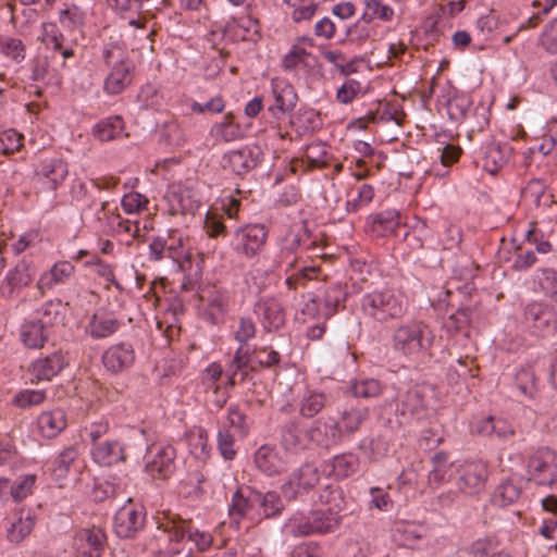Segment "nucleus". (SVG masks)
Wrapping results in <instances>:
<instances>
[{
    "label": "nucleus",
    "mask_w": 557,
    "mask_h": 557,
    "mask_svg": "<svg viewBox=\"0 0 557 557\" xmlns=\"http://www.w3.org/2000/svg\"><path fill=\"white\" fill-rule=\"evenodd\" d=\"M158 527L146 543V548L156 557H174L183 552V540L187 521L177 516L162 513Z\"/></svg>",
    "instance_id": "f257e3e1"
},
{
    "label": "nucleus",
    "mask_w": 557,
    "mask_h": 557,
    "mask_svg": "<svg viewBox=\"0 0 557 557\" xmlns=\"http://www.w3.org/2000/svg\"><path fill=\"white\" fill-rule=\"evenodd\" d=\"M407 307L406 296L398 290L388 288L368 293L361 300L362 312L380 322L401 318L406 313Z\"/></svg>",
    "instance_id": "f03ea898"
},
{
    "label": "nucleus",
    "mask_w": 557,
    "mask_h": 557,
    "mask_svg": "<svg viewBox=\"0 0 557 557\" xmlns=\"http://www.w3.org/2000/svg\"><path fill=\"white\" fill-rule=\"evenodd\" d=\"M102 58L109 69L103 89L109 95H117L132 83L134 64L125 50L117 45H108L103 49Z\"/></svg>",
    "instance_id": "7ed1b4c3"
},
{
    "label": "nucleus",
    "mask_w": 557,
    "mask_h": 557,
    "mask_svg": "<svg viewBox=\"0 0 557 557\" xmlns=\"http://www.w3.org/2000/svg\"><path fill=\"white\" fill-rule=\"evenodd\" d=\"M432 345L428 326L422 322L410 321L398 325L392 335V347L401 356L418 358Z\"/></svg>",
    "instance_id": "20e7f679"
},
{
    "label": "nucleus",
    "mask_w": 557,
    "mask_h": 557,
    "mask_svg": "<svg viewBox=\"0 0 557 557\" xmlns=\"http://www.w3.org/2000/svg\"><path fill=\"white\" fill-rule=\"evenodd\" d=\"M527 471L536 484L557 490V450L540 447L528 458Z\"/></svg>",
    "instance_id": "39448f33"
},
{
    "label": "nucleus",
    "mask_w": 557,
    "mask_h": 557,
    "mask_svg": "<svg viewBox=\"0 0 557 557\" xmlns=\"http://www.w3.org/2000/svg\"><path fill=\"white\" fill-rule=\"evenodd\" d=\"M280 361V355L276 350L268 347L255 348L252 354L243 346H239L235 351L233 360L230 364L228 372L231 376L228 379L230 385L236 384V376L238 371H243L246 368L255 370V366L260 367H272Z\"/></svg>",
    "instance_id": "423d86ee"
},
{
    "label": "nucleus",
    "mask_w": 557,
    "mask_h": 557,
    "mask_svg": "<svg viewBox=\"0 0 557 557\" xmlns=\"http://www.w3.org/2000/svg\"><path fill=\"white\" fill-rule=\"evenodd\" d=\"M267 237L268 232L263 225L249 224L234 232L231 245L238 253L251 258L261 251Z\"/></svg>",
    "instance_id": "0eeeda50"
},
{
    "label": "nucleus",
    "mask_w": 557,
    "mask_h": 557,
    "mask_svg": "<svg viewBox=\"0 0 557 557\" xmlns=\"http://www.w3.org/2000/svg\"><path fill=\"white\" fill-rule=\"evenodd\" d=\"M69 175L67 163L60 158L42 161L35 172V181L42 193H54Z\"/></svg>",
    "instance_id": "6e6552de"
},
{
    "label": "nucleus",
    "mask_w": 557,
    "mask_h": 557,
    "mask_svg": "<svg viewBox=\"0 0 557 557\" xmlns=\"http://www.w3.org/2000/svg\"><path fill=\"white\" fill-rule=\"evenodd\" d=\"M319 480L318 469L310 463H305L288 476L282 485V493L287 499H295L313 488Z\"/></svg>",
    "instance_id": "1a4fd4ad"
},
{
    "label": "nucleus",
    "mask_w": 557,
    "mask_h": 557,
    "mask_svg": "<svg viewBox=\"0 0 557 557\" xmlns=\"http://www.w3.org/2000/svg\"><path fill=\"white\" fill-rule=\"evenodd\" d=\"M486 480L487 467L484 462H466L459 469L457 487L465 495H476L484 488Z\"/></svg>",
    "instance_id": "9d476101"
},
{
    "label": "nucleus",
    "mask_w": 557,
    "mask_h": 557,
    "mask_svg": "<svg viewBox=\"0 0 557 557\" xmlns=\"http://www.w3.org/2000/svg\"><path fill=\"white\" fill-rule=\"evenodd\" d=\"M292 460L293 454L268 445L261 446L255 453L257 468L268 475L282 473L287 469Z\"/></svg>",
    "instance_id": "9b49d317"
},
{
    "label": "nucleus",
    "mask_w": 557,
    "mask_h": 557,
    "mask_svg": "<svg viewBox=\"0 0 557 557\" xmlns=\"http://www.w3.org/2000/svg\"><path fill=\"white\" fill-rule=\"evenodd\" d=\"M145 515L129 500L122 506L114 517V531L119 537L128 539L144 527Z\"/></svg>",
    "instance_id": "f8f14e48"
},
{
    "label": "nucleus",
    "mask_w": 557,
    "mask_h": 557,
    "mask_svg": "<svg viewBox=\"0 0 557 557\" xmlns=\"http://www.w3.org/2000/svg\"><path fill=\"white\" fill-rule=\"evenodd\" d=\"M330 496L334 502V507L311 512L317 534L334 532L341 524L342 518L339 511L344 503L343 497L337 491H331Z\"/></svg>",
    "instance_id": "ddd939ff"
},
{
    "label": "nucleus",
    "mask_w": 557,
    "mask_h": 557,
    "mask_svg": "<svg viewBox=\"0 0 557 557\" xmlns=\"http://www.w3.org/2000/svg\"><path fill=\"white\" fill-rule=\"evenodd\" d=\"M175 456V449L170 445L157 447L146 463V471L153 479L168 478L174 470Z\"/></svg>",
    "instance_id": "4468645a"
},
{
    "label": "nucleus",
    "mask_w": 557,
    "mask_h": 557,
    "mask_svg": "<svg viewBox=\"0 0 557 557\" xmlns=\"http://www.w3.org/2000/svg\"><path fill=\"white\" fill-rule=\"evenodd\" d=\"M256 493L257 492H250L249 495L245 496L240 491H237L233 495L230 507V517L232 520L236 523L244 518H247L251 522H259L261 520V512L258 509Z\"/></svg>",
    "instance_id": "2eb2a0df"
},
{
    "label": "nucleus",
    "mask_w": 557,
    "mask_h": 557,
    "mask_svg": "<svg viewBox=\"0 0 557 557\" xmlns=\"http://www.w3.org/2000/svg\"><path fill=\"white\" fill-rule=\"evenodd\" d=\"M135 361V351L132 345L120 343L109 347L103 356L102 362L107 370L112 373H120L129 368Z\"/></svg>",
    "instance_id": "dca6fc26"
},
{
    "label": "nucleus",
    "mask_w": 557,
    "mask_h": 557,
    "mask_svg": "<svg viewBox=\"0 0 557 557\" xmlns=\"http://www.w3.org/2000/svg\"><path fill=\"white\" fill-rule=\"evenodd\" d=\"M168 201L173 213L193 214L200 206L197 193L184 185H175L168 194Z\"/></svg>",
    "instance_id": "f3484780"
},
{
    "label": "nucleus",
    "mask_w": 557,
    "mask_h": 557,
    "mask_svg": "<svg viewBox=\"0 0 557 557\" xmlns=\"http://www.w3.org/2000/svg\"><path fill=\"white\" fill-rule=\"evenodd\" d=\"M75 267L65 260L55 262L48 271L44 272L37 282V289L41 295L54 286L65 284L74 275Z\"/></svg>",
    "instance_id": "a211bd4d"
},
{
    "label": "nucleus",
    "mask_w": 557,
    "mask_h": 557,
    "mask_svg": "<svg viewBox=\"0 0 557 557\" xmlns=\"http://www.w3.org/2000/svg\"><path fill=\"white\" fill-rule=\"evenodd\" d=\"M474 430L478 434L498 440H510L515 436V429L511 423L502 417L488 416L478 420L474 423Z\"/></svg>",
    "instance_id": "6ab92c4d"
},
{
    "label": "nucleus",
    "mask_w": 557,
    "mask_h": 557,
    "mask_svg": "<svg viewBox=\"0 0 557 557\" xmlns=\"http://www.w3.org/2000/svg\"><path fill=\"white\" fill-rule=\"evenodd\" d=\"M314 42L312 38L300 37L283 57L282 66L287 71L297 70L299 67H309L310 61L313 57L307 48H312Z\"/></svg>",
    "instance_id": "aec40b11"
},
{
    "label": "nucleus",
    "mask_w": 557,
    "mask_h": 557,
    "mask_svg": "<svg viewBox=\"0 0 557 557\" xmlns=\"http://www.w3.org/2000/svg\"><path fill=\"white\" fill-rule=\"evenodd\" d=\"M104 542L103 531L96 527L82 530L75 539L77 552L83 557H99Z\"/></svg>",
    "instance_id": "412c9836"
},
{
    "label": "nucleus",
    "mask_w": 557,
    "mask_h": 557,
    "mask_svg": "<svg viewBox=\"0 0 557 557\" xmlns=\"http://www.w3.org/2000/svg\"><path fill=\"white\" fill-rule=\"evenodd\" d=\"M368 418L369 409L367 407L346 406L338 412L336 430L339 433H356Z\"/></svg>",
    "instance_id": "4be33fe9"
},
{
    "label": "nucleus",
    "mask_w": 557,
    "mask_h": 557,
    "mask_svg": "<svg viewBox=\"0 0 557 557\" xmlns=\"http://www.w3.org/2000/svg\"><path fill=\"white\" fill-rule=\"evenodd\" d=\"M91 456L95 462L106 467L116 465L126 459L124 447L117 441H106L95 445L91 449Z\"/></svg>",
    "instance_id": "5701e85b"
},
{
    "label": "nucleus",
    "mask_w": 557,
    "mask_h": 557,
    "mask_svg": "<svg viewBox=\"0 0 557 557\" xmlns=\"http://www.w3.org/2000/svg\"><path fill=\"white\" fill-rule=\"evenodd\" d=\"M82 467L84 463L81 460L79 451L75 447H66L54 461L52 476L62 486V482L69 476L71 469L79 470Z\"/></svg>",
    "instance_id": "b1692460"
},
{
    "label": "nucleus",
    "mask_w": 557,
    "mask_h": 557,
    "mask_svg": "<svg viewBox=\"0 0 557 557\" xmlns=\"http://www.w3.org/2000/svg\"><path fill=\"white\" fill-rule=\"evenodd\" d=\"M224 166L230 168L236 174H243L258 164V157L249 147L231 150L223 157Z\"/></svg>",
    "instance_id": "393cba45"
},
{
    "label": "nucleus",
    "mask_w": 557,
    "mask_h": 557,
    "mask_svg": "<svg viewBox=\"0 0 557 557\" xmlns=\"http://www.w3.org/2000/svg\"><path fill=\"white\" fill-rule=\"evenodd\" d=\"M272 92L274 96L275 104L270 108L271 111H278L286 113L294 109L297 102V94L294 87L286 81L275 78L272 81Z\"/></svg>",
    "instance_id": "a878e982"
},
{
    "label": "nucleus",
    "mask_w": 557,
    "mask_h": 557,
    "mask_svg": "<svg viewBox=\"0 0 557 557\" xmlns=\"http://www.w3.org/2000/svg\"><path fill=\"white\" fill-rule=\"evenodd\" d=\"M101 211L110 228L117 234L129 235L134 239L144 240V233L137 221L123 219L117 212H109L108 203H103Z\"/></svg>",
    "instance_id": "bb28decb"
},
{
    "label": "nucleus",
    "mask_w": 557,
    "mask_h": 557,
    "mask_svg": "<svg viewBox=\"0 0 557 557\" xmlns=\"http://www.w3.org/2000/svg\"><path fill=\"white\" fill-rule=\"evenodd\" d=\"M120 321L110 312L97 311L92 314L87 332L94 338H104L117 331Z\"/></svg>",
    "instance_id": "cd10ccee"
},
{
    "label": "nucleus",
    "mask_w": 557,
    "mask_h": 557,
    "mask_svg": "<svg viewBox=\"0 0 557 557\" xmlns=\"http://www.w3.org/2000/svg\"><path fill=\"white\" fill-rule=\"evenodd\" d=\"M257 313L262 320L264 327L276 330L284 323V310L282 305L274 298H265L257 305Z\"/></svg>",
    "instance_id": "c85d7f7f"
},
{
    "label": "nucleus",
    "mask_w": 557,
    "mask_h": 557,
    "mask_svg": "<svg viewBox=\"0 0 557 557\" xmlns=\"http://www.w3.org/2000/svg\"><path fill=\"white\" fill-rule=\"evenodd\" d=\"M66 417L62 409L44 411L38 417V428L45 437L53 438L66 428Z\"/></svg>",
    "instance_id": "c756f323"
},
{
    "label": "nucleus",
    "mask_w": 557,
    "mask_h": 557,
    "mask_svg": "<svg viewBox=\"0 0 557 557\" xmlns=\"http://www.w3.org/2000/svg\"><path fill=\"white\" fill-rule=\"evenodd\" d=\"M64 364L63 356L53 354L34 361L30 371L37 381H49L63 369Z\"/></svg>",
    "instance_id": "7c9ffc66"
},
{
    "label": "nucleus",
    "mask_w": 557,
    "mask_h": 557,
    "mask_svg": "<svg viewBox=\"0 0 557 557\" xmlns=\"http://www.w3.org/2000/svg\"><path fill=\"white\" fill-rule=\"evenodd\" d=\"M33 281V272L30 265L24 261L18 262L13 270H11L2 285V290L12 295L20 292L22 288L28 286Z\"/></svg>",
    "instance_id": "2f4dec72"
},
{
    "label": "nucleus",
    "mask_w": 557,
    "mask_h": 557,
    "mask_svg": "<svg viewBox=\"0 0 557 557\" xmlns=\"http://www.w3.org/2000/svg\"><path fill=\"white\" fill-rule=\"evenodd\" d=\"M399 224V213L395 210H388L372 216L369 228L374 236L384 237L393 234Z\"/></svg>",
    "instance_id": "473e14b6"
},
{
    "label": "nucleus",
    "mask_w": 557,
    "mask_h": 557,
    "mask_svg": "<svg viewBox=\"0 0 557 557\" xmlns=\"http://www.w3.org/2000/svg\"><path fill=\"white\" fill-rule=\"evenodd\" d=\"M428 404L423 391L413 388L408 391L400 403V413L421 419L426 412Z\"/></svg>",
    "instance_id": "72a5a7b5"
},
{
    "label": "nucleus",
    "mask_w": 557,
    "mask_h": 557,
    "mask_svg": "<svg viewBox=\"0 0 557 557\" xmlns=\"http://www.w3.org/2000/svg\"><path fill=\"white\" fill-rule=\"evenodd\" d=\"M210 135L215 140L230 143L240 137V127L234 123V116L232 113H227L223 116L221 122L212 125Z\"/></svg>",
    "instance_id": "f704fd0d"
},
{
    "label": "nucleus",
    "mask_w": 557,
    "mask_h": 557,
    "mask_svg": "<svg viewBox=\"0 0 557 557\" xmlns=\"http://www.w3.org/2000/svg\"><path fill=\"white\" fill-rule=\"evenodd\" d=\"M309 239V232L304 222L294 223L281 238V249L286 253L294 252Z\"/></svg>",
    "instance_id": "c9c22d12"
},
{
    "label": "nucleus",
    "mask_w": 557,
    "mask_h": 557,
    "mask_svg": "<svg viewBox=\"0 0 557 557\" xmlns=\"http://www.w3.org/2000/svg\"><path fill=\"white\" fill-rule=\"evenodd\" d=\"M46 325L41 322H27L22 326L21 339L28 348H41L47 339Z\"/></svg>",
    "instance_id": "e433bc0d"
},
{
    "label": "nucleus",
    "mask_w": 557,
    "mask_h": 557,
    "mask_svg": "<svg viewBox=\"0 0 557 557\" xmlns=\"http://www.w3.org/2000/svg\"><path fill=\"white\" fill-rule=\"evenodd\" d=\"M186 438L190 454L197 459L206 460L210 450L207 432L201 428H194Z\"/></svg>",
    "instance_id": "4c0bfd02"
},
{
    "label": "nucleus",
    "mask_w": 557,
    "mask_h": 557,
    "mask_svg": "<svg viewBox=\"0 0 557 557\" xmlns=\"http://www.w3.org/2000/svg\"><path fill=\"white\" fill-rule=\"evenodd\" d=\"M35 525L33 515L27 511H21L20 517L8 529V539L12 543H20L30 534Z\"/></svg>",
    "instance_id": "58836bf2"
},
{
    "label": "nucleus",
    "mask_w": 557,
    "mask_h": 557,
    "mask_svg": "<svg viewBox=\"0 0 557 557\" xmlns=\"http://www.w3.org/2000/svg\"><path fill=\"white\" fill-rule=\"evenodd\" d=\"M123 121L120 116H112L99 122L94 128V135L101 141H109L122 136Z\"/></svg>",
    "instance_id": "ea45409f"
},
{
    "label": "nucleus",
    "mask_w": 557,
    "mask_h": 557,
    "mask_svg": "<svg viewBox=\"0 0 557 557\" xmlns=\"http://www.w3.org/2000/svg\"><path fill=\"white\" fill-rule=\"evenodd\" d=\"M256 500L258 509L261 512V520L263 518H271L278 515L283 509V504L280 496L273 492L261 494L256 493Z\"/></svg>",
    "instance_id": "a19ab883"
},
{
    "label": "nucleus",
    "mask_w": 557,
    "mask_h": 557,
    "mask_svg": "<svg viewBox=\"0 0 557 557\" xmlns=\"http://www.w3.org/2000/svg\"><path fill=\"white\" fill-rule=\"evenodd\" d=\"M358 458L352 454H343L332 460V474L336 479H345L357 471Z\"/></svg>",
    "instance_id": "79ce46f5"
},
{
    "label": "nucleus",
    "mask_w": 557,
    "mask_h": 557,
    "mask_svg": "<svg viewBox=\"0 0 557 557\" xmlns=\"http://www.w3.org/2000/svg\"><path fill=\"white\" fill-rule=\"evenodd\" d=\"M373 197V187L369 184H361L356 188V191H351L349 195L346 209L349 212H356L359 209L368 206L372 201Z\"/></svg>",
    "instance_id": "37998d69"
},
{
    "label": "nucleus",
    "mask_w": 557,
    "mask_h": 557,
    "mask_svg": "<svg viewBox=\"0 0 557 557\" xmlns=\"http://www.w3.org/2000/svg\"><path fill=\"white\" fill-rule=\"evenodd\" d=\"M284 2L294 8L292 18L296 23L310 20L317 11L314 0H284Z\"/></svg>",
    "instance_id": "c03bdc74"
},
{
    "label": "nucleus",
    "mask_w": 557,
    "mask_h": 557,
    "mask_svg": "<svg viewBox=\"0 0 557 557\" xmlns=\"http://www.w3.org/2000/svg\"><path fill=\"white\" fill-rule=\"evenodd\" d=\"M47 399L45 389L26 388L18 392L14 398L13 404L20 408H28L32 406H39Z\"/></svg>",
    "instance_id": "a18cd8bd"
},
{
    "label": "nucleus",
    "mask_w": 557,
    "mask_h": 557,
    "mask_svg": "<svg viewBox=\"0 0 557 557\" xmlns=\"http://www.w3.org/2000/svg\"><path fill=\"white\" fill-rule=\"evenodd\" d=\"M539 289L557 304V272L554 270H543L536 276Z\"/></svg>",
    "instance_id": "49530a36"
},
{
    "label": "nucleus",
    "mask_w": 557,
    "mask_h": 557,
    "mask_svg": "<svg viewBox=\"0 0 557 557\" xmlns=\"http://www.w3.org/2000/svg\"><path fill=\"white\" fill-rule=\"evenodd\" d=\"M537 44L544 51L557 54V17L544 26Z\"/></svg>",
    "instance_id": "de8ad7c7"
},
{
    "label": "nucleus",
    "mask_w": 557,
    "mask_h": 557,
    "mask_svg": "<svg viewBox=\"0 0 557 557\" xmlns=\"http://www.w3.org/2000/svg\"><path fill=\"white\" fill-rule=\"evenodd\" d=\"M354 396L361 398L376 397L382 392V385L374 379L356 380L351 385Z\"/></svg>",
    "instance_id": "09e8293b"
},
{
    "label": "nucleus",
    "mask_w": 557,
    "mask_h": 557,
    "mask_svg": "<svg viewBox=\"0 0 557 557\" xmlns=\"http://www.w3.org/2000/svg\"><path fill=\"white\" fill-rule=\"evenodd\" d=\"M1 53L14 62H21L25 59L26 48L18 38L7 37L0 42Z\"/></svg>",
    "instance_id": "8fccbe9b"
},
{
    "label": "nucleus",
    "mask_w": 557,
    "mask_h": 557,
    "mask_svg": "<svg viewBox=\"0 0 557 557\" xmlns=\"http://www.w3.org/2000/svg\"><path fill=\"white\" fill-rule=\"evenodd\" d=\"M433 470L429 474V483L438 486L447 476L448 457L445 453H437L432 458Z\"/></svg>",
    "instance_id": "3c124183"
},
{
    "label": "nucleus",
    "mask_w": 557,
    "mask_h": 557,
    "mask_svg": "<svg viewBox=\"0 0 557 557\" xmlns=\"http://www.w3.org/2000/svg\"><path fill=\"white\" fill-rule=\"evenodd\" d=\"M282 450L293 454L306 446L302 432L295 425L287 426L282 434Z\"/></svg>",
    "instance_id": "603ef678"
},
{
    "label": "nucleus",
    "mask_w": 557,
    "mask_h": 557,
    "mask_svg": "<svg viewBox=\"0 0 557 557\" xmlns=\"http://www.w3.org/2000/svg\"><path fill=\"white\" fill-rule=\"evenodd\" d=\"M520 488L512 482H503L494 493V500L500 506H508L520 497Z\"/></svg>",
    "instance_id": "864d4df0"
},
{
    "label": "nucleus",
    "mask_w": 557,
    "mask_h": 557,
    "mask_svg": "<svg viewBox=\"0 0 557 557\" xmlns=\"http://www.w3.org/2000/svg\"><path fill=\"white\" fill-rule=\"evenodd\" d=\"M168 250L171 257L177 262H181V260L189 261L193 256L188 238L184 239L182 237L176 238L172 236L170 243H168Z\"/></svg>",
    "instance_id": "5fc2aeb1"
},
{
    "label": "nucleus",
    "mask_w": 557,
    "mask_h": 557,
    "mask_svg": "<svg viewBox=\"0 0 557 557\" xmlns=\"http://www.w3.org/2000/svg\"><path fill=\"white\" fill-rule=\"evenodd\" d=\"M546 185L543 181L534 178L531 180L522 189V197L525 201H530L536 207L542 205V199L547 198L545 195Z\"/></svg>",
    "instance_id": "6e6d98bb"
},
{
    "label": "nucleus",
    "mask_w": 557,
    "mask_h": 557,
    "mask_svg": "<svg viewBox=\"0 0 557 557\" xmlns=\"http://www.w3.org/2000/svg\"><path fill=\"white\" fill-rule=\"evenodd\" d=\"M286 528L287 531L294 536H309L317 534L311 515L307 518H292Z\"/></svg>",
    "instance_id": "4d7b16f0"
},
{
    "label": "nucleus",
    "mask_w": 557,
    "mask_h": 557,
    "mask_svg": "<svg viewBox=\"0 0 557 557\" xmlns=\"http://www.w3.org/2000/svg\"><path fill=\"white\" fill-rule=\"evenodd\" d=\"M36 482L35 474H26L13 486H11L10 494L14 502H22L33 493Z\"/></svg>",
    "instance_id": "13d9d810"
},
{
    "label": "nucleus",
    "mask_w": 557,
    "mask_h": 557,
    "mask_svg": "<svg viewBox=\"0 0 557 557\" xmlns=\"http://www.w3.org/2000/svg\"><path fill=\"white\" fill-rule=\"evenodd\" d=\"M325 405V397L320 393H309L301 400L300 412L305 417H313Z\"/></svg>",
    "instance_id": "bf43d9fd"
},
{
    "label": "nucleus",
    "mask_w": 557,
    "mask_h": 557,
    "mask_svg": "<svg viewBox=\"0 0 557 557\" xmlns=\"http://www.w3.org/2000/svg\"><path fill=\"white\" fill-rule=\"evenodd\" d=\"M23 136L14 129H7L0 133V150L5 153H13L22 147Z\"/></svg>",
    "instance_id": "052dcab7"
},
{
    "label": "nucleus",
    "mask_w": 557,
    "mask_h": 557,
    "mask_svg": "<svg viewBox=\"0 0 557 557\" xmlns=\"http://www.w3.org/2000/svg\"><path fill=\"white\" fill-rule=\"evenodd\" d=\"M367 14L372 18L389 22L394 17V10L382 2V0H364Z\"/></svg>",
    "instance_id": "680f3d73"
},
{
    "label": "nucleus",
    "mask_w": 557,
    "mask_h": 557,
    "mask_svg": "<svg viewBox=\"0 0 557 557\" xmlns=\"http://www.w3.org/2000/svg\"><path fill=\"white\" fill-rule=\"evenodd\" d=\"M121 205L128 214L139 213L147 209L148 199L139 193H129L122 198Z\"/></svg>",
    "instance_id": "e2e57ef3"
},
{
    "label": "nucleus",
    "mask_w": 557,
    "mask_h": 557,
    "mask_svg": "<svg viewBox=\"0 0 557 557\" xmlns=\"http://www.w3.org/2000/svg\"><path fill=\"white\" fill-rule=\"evenodd\" d=\"M41 41L53 50H61L63 36L53 23L42 24Z\"/></svg>",
    "instance_id": "0e129e2a"
},
{
    "label": "nucleus",
    "mask_w": 557,
    "mask_h": 557,
    "mask_svg": "<svg viewBox=\"0 0 557 557\" xmlns=\"http://www.w3.org/2000/svg\"><path fill=\"white\" fill-rule=\"evenodd\" d=\"M322 55L327 62L336 66L342 74L348 75L355 72L354 63L347 61L346 57L342 52L336 50H326Z\"/></svg>",
    "instance_id": "69168bd1"
},
{
    "label": "nucleus",
    "mask_w": 557,
    "mask_h": 557,
    "mask_svg": "<svg viewBox=\"0 0 557 557\" xmlns=\"http://www.w3.org/2000/svg\"><path fill=\"white\" fill-rule=\"evenodd\" d=\"M201 297L206 299L209 306L215 309L218 312L224 311L228 304L226 294L215 289L214 287L203 290Z\"/></svg>",
    "instance_id": "338daca9"
},
{
    "label": "nucleus",
    "mask_w": 557,
    "mask_h": 557,
    "mask_svg": "<svg viewBox=\"0 0 557 557\" xmlns=\"http://www.w3.org/2000/svg\"><path fill=\"white\" fill-rule=\"evenodd\" d=\"M256 335V325L255 323L246 318H242L238 323V327L234 332V337L237 342L240 343V346L244 347L249 339L253 338Z\"/></svg>",
    "instance_id": "774afa93"
}]
</instances>
